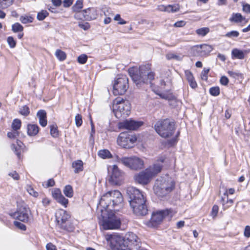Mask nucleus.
<instances>
[{"instance_id": "obj_1", "label": "nucleus", "mask_w": 250, "mask_h": 250, "mask_svg": "<svg viewBox=\"0 0 250 250\" xmlns=\"http://www.w3.org/2000/svg\"><path fill=\"white\" fill-rule=\"evenodd\" d=\"M126 193L129 197V202L133 212L137 215H145L147 209L146 199L144 194L134 187H128Z\"/></svg>"}, {"instance_id": "obj_2", "label": "nucleus", "mask_w": 250, "mask_h": 250, "mask_svg": "<svg viewBox=\"0 0 250 250\" xmlns=\"http://www.w3.org/2000/svg\"><path fill=\"white\" fill-rule=\"evenodd\" d=\"M123 201L121 192L117 190H114L103 195L100 200L99 206L107 212L118 211L119 209L116 208V207H121Z\"/></svg>"}, {"instance_id": "obj_3", "label": "nucleus", "mask_w": 250, "mask_h": 250, "mask_svg": "<svg viewBox=\"0 0 250 250\" xmlns=\"http://www.w3.org/2000/svg\"><path fill=\"white\" fill-rule=\"evenodd\" d=\"M128 73L134 83L138 87L143 83L150 82L154 78V73L150 71L149 65H143L139 68H130L128 69Z\"/></svg>"}, {"instance_id": "obj_4", "label": "nucleus", "mask_w": 250, "mask_h": 250, "mask_svg": "<svg viewBox=\"0 0 250 250\" xmlns=\"http://www.w3.org/2000/svg\"><path fill=\"white\" fill-rule=\"evenodd\" d=\"M175 183L171 178L161 177L156 180L153 187L154 192L159 197H164L170 193L173 189Z\"/></svg>"}, {"instance_id": "obj_5", "label": "nucleus", "mask_w": 250, "mask_h": 250, "mask_svg": "<svg viewBox=\"0 0 250 250\" xmlns=\"http://www.w3.org/2000/svg\"><path fill=\"white\" fill-rule=\"evenodd\" d=\"M118 250H139L141 242L137 236L132 232H128L124 238H119Z\"/></svg>"}, {"instance_id": "obj_6", "label": "nucleus", "mask_w": 250, "mask_h": 250, "mask_svg": "<svg viewBox=\"0 0 250 250\" xmlns=\"http://www.w3.org/2000/svg\"><path fill=\"white\" fill-rule=\"evenodd\" d=\"M131 104L128 101L117 98L113 102V111L116 118H124L130 113Z\"/></svg>"}, {"instance_id": "obj_7", "label": "nucleus", "mask_w": 250, "mask_h": 250, "mask_svg": "<svg viewBox=\"0 0 250 250\" xmlns=\"http://www.w3.org/2000/svg\"><path fill=\"white\" fill-rule=\"evenodd\" d=\"M154 128L157 133L164 138L171 137L175 129L174 122L168 119L158 121L155 125Z\"/></svg>"}, {"instance_id": "obj_8", "label": "nucleus", "mask_w": 250, "mask_h": 250, "mask_svg": "<svg viewBox=\"0 0 250 250\" xmlns=\"http://www.w3.org/2000/svg\"><path fill=\"white\" fill-rule=\"evenodd\" d=\"M128 88V79L125 75H122L114 82L113 93L115 95H123Z\"/></svg>"}, {"instance_id": "obj_9", "label": "nucleus", "mask_w": 250, "mask_h": 250, "mask_svg": "<svg viewBox=\"0 0 250 250\" xmlns=\"http://www.w3.org/2000/svg\"><path fill=\"white\" fill-rule=\"evenodd\" d=\"M137 140L135 135L127 132L121 133L117 139L118 144L122 147L129 148L132 147Z\"/></svg>"}, {"instance_id": "obj_10", "label": "nucleus", "mask_w": 250, "mask_h": 250, "mask_svg": "<svg viewBox=\"0 0 250 250\" xmlns=\"http://www.w3.org/2000/svg\"><path fill=\"white\" fill-rule=\"evenodd\" d=\"M120 161L126 167L134 170L142 169L144 166L143 160L137 157H124Z\"/></svg>"}, {"instance_id": "obj_11", "label": "nucleus", "mask_w": 250, "mask_h": 250, "mask_svg": "<svg viewBox=\"0 0 250 250\" xmlns=\"http://www.w3.org/2000/svg\"><path fill=\"white\" fill-rule=\"evenodd\" d=\"M69 218V214L63 209H60L56 213V219L58 226L63 230H71V229L68 226Z\"/></svg>"}, {"instance_id": "obj_12", "label": "nucleus", "mask_w": 250, "mask_h": 250, "mask_svg": "<svg viewBox=\"0 0 250 250\" xmlns=\"http://www.w3.org/2000/svg\"><path fill=\"white\" fill-rule=\"evenodd\" d=\"M108 218L104 219L103 216V227L104 229H113L118 228L121 224L120 219L113 213L111 212Z\"/></svg>"}, {"instance_id": "obj_13", "label": "nucleus", "mask_w": 250, "mask_h": 250, "mask_svg": "<svg viewBox=\"0 0 250 250\" xmlns=\"http://www.w3.org/2000/svg\"><path fill=\"white\" fill-rule=\"evenodd\" d=\"M171 212L170 210H160L152 214L150 220L147 222V225L149 227H155L159 225L167 215Z\"/></svg>"}, {"instance_id": "obj_14", "label": "nucleus", "mask_w": 250, "mask_h": 250, "mask_svg": "<svg viewBox=\"0 0 250 250\" xmlns=\"http://www.w3.org/2000/svg\"><path fill=\"white\" fill-rule=\"evenodd\" d=\"M143 124L141 121H136L133 120H126L118 124V127L121 129L134 130L138 129Z\"/></svg>"}, {"instance_id": "obj_15", "label": "nucleus", "mask_w": 250, "mask_h": 250, "mask_svg": "<svg viewBox=\"0 0 250 250\" xmlns=\"http://www.w3.org/2000/svg\"><path fill=\"white\" fill-rule=\"evenodd\" d=\"M30 210L29 208L21 207L14 214V217L19 220L27 223L30 220Z\"/></svg>"}, {"instance_id": "obj_16", "label": "nucleus", "mask_w": 250, "mask_h": 250, "mask_svg": "<svg viewBox=\"0 0 250 250\" xmlns=\"http://www.w3.org/2000/svg\"><path fill=\"white\" fill-rule=\"evenodd\" d=\"M152 177L146 168L134 176L135 182L143 185L149 183Z\"/></svg>"}, {"instance_id": "obj_17", "label": "nucleus", "mask_w": 250, "mask_h": 250, "mask_svg": "<svg viewBox=\"0 0 250 250\" xmlns=\"http://www.w3.org/2000/svg\"><path fill=\"white\" fill-rule=\"evenodd\" d=\"M123 180V173L117 166L114 165L111 167V173L109 181L114 185H119Z\"/></svg>"}, {"instance_id": "obj_18", "label": "nucleus", "mask_w": 250, "mask_h": 250, "mask_svg": "<svg viewBox=\"0 0 250 250\" xmlns=\"http://www.w3.org/2000/svg\"><path fill=\"white\" fill-rule=\"evenodd\" d=\"M83 15L86 21H91L97 18L98 14L97 11L95 8H88L83 10Z\"/></svg>"}, {"instance_id": "obj_19", "label": "nucleus", "mask_w": 250, "mask_h": 250, "mask_svg": "<svg viewBox=\"0 0 250 250\" xmlns=\"http://www.w3.org/2000/svg\"><path fill=\"white\" fill-rule=\"evenodd\" d=\"M250 52V49L241 50L237 48H234L231 51L232 57V58L242 60L244 59L245 54H247Z\"/></svg>"}, {"instance_id": "obj_20", "label": "nucleus", "mask_w": 250, "mask_h": 250, "mask_svg": "<svg viewBox=\"0 0 250 250\" xmlns=\"http://www.w3.org/2000/svg\"><path fill=\"white\" fill-rule=\"evenodd\" d=\"M163 165L160 163H155L152 166L149 167L146 169L151 174L152 177L155 176L162 170Z\"/></svg>"}, {"instance_id": "obj_21", "label": "nucleus", "mask_w": 250, "mask_h": 250, "mask_svg": "<svg viewBox=\"0 0 250 250\" xmlns=\"http://www.w3.org/2000/svg\"><path fill=\"white\" fill-rule=\"evenodd\" d=\"M23 143L20 140H17L16 144H12L11 148L19 158H20L21 149H22Z\"/></svg>"}, {"instance_id": "obj_22", "label": "nucleus", "mask_w": 250, "mask_h": 250, "mask_svg": "<svg viewBox=\"0 0 250 250\" xmlns=\"http://www.w3.org/2000/svg\"><path fill=\"white\" fill-rule=\"evenodd\" d=\"M37 116L39 119V123L42 127H45L47 124L46 119V113L44 110H39L37 114Z\"/></svg>"}, {"instance_id": "obj_23", "label": "nucleus", "mask_w": 250, "mask_h": 250, "mask_svg": "<svg viewBox=\"0 0 250 250\" xmlns=\"http://www.w3.org/2000/svg\"><path fill=\"white\" fill-rule=\"evenodd\" d=\"M185 74L190 87L192 88H195L197 86V84L192 73L189 70H187L185 71Z\"/></svg>"}, {"instance_id": "obj_24", "label": "nucleus", "mask_w": 250, "mask_h": 250, "mask_svg": "<svg viewBox=\"0 0 250 250\" xmlns=\"http://www.w3.org/2000/svg\"><path fill=\"white\" fill-rule=\"evenodd\" d=\"M83 163L81 160H77L73 162L72 167L74 168V172L78 173L83 169Z\"/></svg>"}, {"instance_id": "obj_25", "label": "nucleus", "mask_w": 250, "mask_h": 250, "mask_svg": "<svg viewBox=\"0 0 250 250\" xmlns=\"http://www.w3.org/2000/svg\"><path fill=\"white\" fill-rule=\"evenodd\" d=\"M39 129L37 125L29 124L27 125V133L29 136H35L38 133Z\"/></svg>"}, {"instance_id": "obj_26", "label": "nucleus", "mask_w": 250, "mask_h": 250, "mask_svg": "<svg viewBox=\"0 0 250 250\" xmlns=\"http://www.w3.org/2000/svg\"><path fill=\"white\" fill-rule=\"evenodd\" d=\"M244 20V18L240 13H233L229 19L231 22L235 23L241 22Z\"/></svg>"}, {"instance_id": "obj_27", "label": "nucleus", "mask_w": 250, "mask_h": 250, "mask_svg": "<svg viewBox=\"0 0 250 250\" xmlns=\"http://www.w3.org/2000/svg\"><path fill=\"white\" fill-rule=\"evenodd\" d=\"M200 46L203 56L208 55L213 50L212 46L208 44H203L200 45Z\"/></svg>"}, {"instance_id": "obj_28", "label": "nucleus", "mask_w": 250, "mask_h": 250, "mask_svg": "<svg viewBox=\"0 0 250 250\" xmlns=\"http://www.w3.org/2000/svg\"><path fill=\"white\" fill-rule=\"evenodd\" d=\"M98 155L102 159H108L112 157V154L107 149L100 150L98 152Z\"/></svg>"}, {"instance_id": "obj_29", "label": "nucleus", "mask_w": 250, "mask_h": 250, "mask_svg": "<svg viewBox=\"0 0 250 250\" xmlns=\"http://www.w3.org/2000/svg\"><path fill=\"white\" fill-rule=\"evenodd\" d=\"M64 194L68 198H71L73 196V189L71 186L68 185L65 186L63 190Z\"/></svg>"}, {"instance_id": "obj_30", "label": "nucleus", "mask_w": 250, "mask_h": 250, "mask_svg": "<svg viewBox=\"0 0 250 250\" xmlns=\"http://www.w3.org/2000/svg\"><path fill=\"white\" fill-rule=\"evenodd\" d=\"M191 53L194 56L203 57L200 45H196L191 49Z\"/></svg>"}, {"instance_id": "obj_31", "label": "nucleus", "mask_w": 250, "mask_h": 250, "mask_svg": "<svg viewBox=\"0 0 250 250\" xmlns=\"http://www.w3.org/2000/svg\"><path fill=\"white\" fill-rule=\"evenodd\" d=\"M14 0H0V9H6L10 6Z\"/></svg>"}, {"instance_id": "obj_32", "label": "nucleus", "mask_w": 250, "mask_h": 250, "mask_svg": "<svg viewBox=\"0 0 250 250\" xmlns=\"http://www.w3.org/2000/svg\"><path fill=\"white\" fill-rule=\"evenodd\" d=\"M55 56L61 61H64L66 58V53L60 49L56 51Z\"/></svg>"}, {"instance_id": "obj_33", "label": "nucleus", "mask_w": 250, "mask_h": 250, "mask_svg": "<svg viewBox=\"0 0 250 250\" xmlns=\"http://www.w3.org/2000/svg\"><path fill=\"white\" fill-rule=\"evenodd\" d=\"M83 7V0H77L75 4L72 7L74 12H79Z\"/></svg>"}, {"instance_id": "obj_34", "label": "nucleus", "mask_w": 250, "mask_h": 250, "mask_svg": "<svg viewBox=\"0 0 250 250\" xmlns=\"http://www.w3.org/2000/svg\"><path fill=\"white\" fill-rule=\"evenodd\" d=\"M228 191L226 190V192L224 193V196H226L227 197V201H225V198L222 197V201L223 202V205L225 206L226 204H229L228 205H227L225 208H228L229 206H231L232 204L233 203V201L232 199H228Z\"/></svg>"}, {"instance_id": "obj_35", "label": "nucleus", "mask_w": 250, "mask_h": 250, "mask_svg": "<svg viewBox=\"0 0 250 250\" xmlns=\"http://www.w3.org/2000/svg\"><path fill=\"white\" fill-rule=\"evenodd\" d=\"M209 28L208 27H203L198 29L196 31V33L199 36H205L209 32Z\"/></svg>"}, {"instance_id": "obj_36", "label": "nucleus", "mask_w": 250, "mask_h": 250, "mask_svg": "<svg viewBox=\"0 0 250 250\" xmlns=\"http://www.w3.org/2000/svg\"><path fill=\"white\" fill-rule=\"evenodd\" d=\"M21 123L20 120L14 119L12 124V128L14 130L17 131L21 128Z\"/></svg>"}, {"instance_id": "obj_37", "label": "nucleus", "mask_w": 250, "mask_h": 250, "mask_svg": "<svg viewBox=\"0 0 250 250\" xmlns=\"http://www.w3.org/2000/svg\"><path fill=\"white\" fill-rule=\"evenodd\" d=\"M23 30V26L18 22L14 23L12 26V30L15 33L22 32Z\"/></svg>"}, {"instance_id": "obj_38", "label": "nucleus", "mask_w": 250, "mask_h": 250, "mask_svg": "<svg viewBox=\"0 0 250 250\" xmlns=\"http://www.w3.org/2000/svg\"><path fill=\"white\" fill-rule=\"evenodd\" d=\"M49 13L46 10H42L38 13L37 18L39 21H42L47 17Z\"/></svg>"}, {"instance_id": "obj_39", "label": "nucleus", "mask_w": 250, "mask_h": 250, "mask_svg": "<svg viewBox=\"0 0 250 250\" xmlns=\"http://www.w3.org/2000/svg\"><path fill=\"white\" fill-rule=\"evenodd\" d=\"M20 21L23 24L31 23L33 21V18L31 16H21Z\"/></svg>"}, {"instance_id": "obj_40", "label": "nucleus", "mask_w": 250, "mask_h": 250, "mask_svg": "<svg viewBox=\"0 0 250 250\" xmlns=\"http://www.w3.org/2000/svg\"><path fill=\"white\" fill-rule=\"evenodd\" d=\"M166 58L168 60H175L180 61L182 59V58L179 56L177 55L174 53H168L166 55Z\"/></svg>"}, {"instance_id": "obj_41", "label": "nucleus", "mask_w": 250, "mask_h": 250, "mask_svg": "<svg viewBox=\"0 0 250 250\" xmlns=\"http://www.w3.org/2000/svg\"><path fill=\"white\" fill-rule=\"evenodd\" d=\"M56 201L65 208L68 203V199H66L62 195Z\"/></svg>"}, {"instance_id": "obj_42", "label": "nucleus", "mask_w": 250, "mask_h": 250, "mask_svg": "<svg viewBox=\"0 0 250 250\" xmlns=\"http://www.w3.org/2000/svg\"><path fill=\"white\" fill-rule=\"evenodd\" d=\"M210 94L214 96H217L220 94V89L218 87H212L209 89Z\"/></svg>"}, {"instance_id": "obj_43", "label": "nucleus", "mask_w": 250, "mask_h": 250, "mask_svg": "<svg viewBox=\"0 0 250 250\" xmlns=\"http://www.w3.org/2000/svg\"><path fill=\"white\" fill-rule=\"evenodd\" d=\"M53 197L56 200H57L62 195L61 190L56 188L52 192Z\"/></svg>"}, {"instance_id": "obj_44", "label": "nucleus", "mask_w": 250, "mask_h": 250, "mask_svg": "<svg viewBox=\"0 0 250 250\" xmlns=\"http://www.w3.org/2000/svg\"><path fill=\"white\" fill-rule=\"evenodd\" d=\"M87 60V56L85 54L80 55L77 59L78 62L80 64H84Z\"/></svg>"}, {"instance_id": "obj_45", "label": "nucleus", "mask_w": 250, "mask_h": 250, "mask_svg": "<svg viewBox=\"0 0 250 250\" xmlns=\"http://www.w3.org/2000/svg\"><path fill=\"white\" fill-rule=\"evenodd\" d=\"M50 134L53 137H57L58 136V131L56 125H51L50 126Z\"/></svg>"}, {"instance_id": "obj_46", "label": "nucleus", "mask_w": 250, "mask_h": 250, "mask_svg": "<svg viewBox=\"0 0 250 250\" xmlns=\"http://www.w3.org/2000/svg\"><path fill=\"white\" fill-rule=\"evenodd\" d=\"M209 71V68H204L201 74V78L203 80L207 81L208 80V74Z\"/></svg>"}, {"instance_id": "obj_47", "label": "nucleus", "mask_w": 250, "mask_h": 250, "mask_svg": "<svg viewBox=\"0 0 250 250\" xmlns=\"http://www.w3.org/2000/svg\"><path fill=\"white\" fill-rule=\"evenodd\" d=\"M239 35V33L237 31H231L228 32L225 35V37L228 38H232L233 37H237Z\"/></svg>"}, {"instance_id": "obj_48", "label": "nucleus", "mask_w": 250, "mask_h": 250, "mask_svg": "<svg viewBox=\"0 0 250 250\" xmlns=\"http://www.w3.org/2000/svg\"><path fill=\"white\" fill-rule=\"evenodd\" d=\"M20 112L22 115L27 116L30 113L29 109L28 106L24 105L20 109Z\"/></svg>"}, {"instance_id": "obj_49", "label": "nucleus", "mask_w": 250, "mask_h": 250, "mask_svg": "<svg viewBox=\"0 0 250 250\" xmlns=\"http://www.w3.org/2000/svg\"><path fill=\"white\" fill-rule=\"evenodd\" d=\"M8 45L11 48H14L16 45V42L12 37H8L7 39Z\"/></svg>"}, {"instance_id": "obj_50", "label": "nucleus", "mask_w": 250, "mask_h": 250, "mask_svg": "<svg viewBox=\"0 0 250 250\" xmlns=\"http://www.w3.org/2000/svg\"><path fill=\"white\" fill-rule=\"evenodd\" d=\"M75 121L76 126L77 127H80L83 123L82 116L80 114H77L75 116Z\"/></svg>"}, {"instance_id": "obj_51", "label": "nucleus", "mask_w": 250, "mask_h": 250, "mask_svg": "<svg viewBox=\"0 0 250 250\" xmlns=\"http://www.w3.org/2000/svg\"><path fill=\"white\" fill-rule=\"evenodd\" d=\"M14 224L17 228L22 230H25L26 229V226L20 222L15 221L14 222Z\"/></svg>"}, {"instance_id": "obj_52", "label": "nucleus", "mask_w": 250, "mask_h": 250, "mask_svg": "<svg viewBox=\"0 0 250 250\" xmlns=\"http://www.w3.org/2000/svg\"><path fill=\"white\" fill-rule=\"evenodd\" d=\"M27 192L32 196L37 197L38 196V193L35 191L32 187L29 186L27 188Z\"/></svg>"}, {"instance_id": "obj_53", "label": "nucleus", "mask_w": 250, "mask_h": 250, "mask_svg": "<svg viewBox=\"0 0 250 250\" xmlns=\"http://www.w3.org/2000/svg\"><path fill=\"white\" fill-rule=\"evenodd\" d=\"M19 135V132L17 131H15L13 130V131L9 132L7 133V136L11 139L16 138V137Z\"/></svg>"}, {"instance_id": "obj_54", "label": "nucleus", "mask_w": 250, "mask_h": 250, "mask_svg": "<svg viewBox=\"0 0 250 250\" xmlns=\"http://www.w3.org/2000/svg\"><path fill=\"white\" fill-rule=\"evenodd\" d=\"M228 73L229 76L233 78H237L242 76V74L241 73L232 71H229Z\"/></svg>"}, {"instance_id": "obj_55", "label": "nucleus", "mask_w": 250, "mask_h": 250, "mask_svg": "<svg viewBox=\"0 0 250 250\" xmlns=\"http://www.w3.org/2000/svg\"><path fill=\"white\" fill-rule=\"evenodd\" d=\"M115 21H119L118 23L120 24H125L126 23L125 21L124 20H123L119 14H117L114 18Z\"/></svg>"}, {"instance_id": "obj_56", "label": "nucleus", "mask_w": 250, "mask_h": 250, "mask_svg": "<svg viewBox=\"0 0 250 250\" xmlns=\"http://www.w3.org/2000/svg\"><path fill=\"white\" fill-rule=\"evenodd\" d=\"M177 142V139L176 138H173L171 139L168 140L167 141V146L170 147L175 145Z\"/></svg>"}, {"instance_id": "obj_57", "label": "nucleus", "mask_w": 250, "mask_h": 250, "mask_svg": "<svg viewBox=\"0 0 250 250\" xmlns=\"http://www.w3.org/2000/svg\"><path fill=\"white\" fill-rule=\"evenodd\" d=\"M79 26L81 28L83 29L84 30H87L90 28V25L89 23L88 22H85V23H80L79 24Z\"/></svg>"}, {"instance_id": "obj_58", "label": "nucleus", "mask_w": 250, "mask_h": 250, "mask_svg": "<svg viewBox=\"0 0 250 250\" xmlns=\"http://www.w3.org/2000/svg\"><path fill=\"white\" fill-rule=\"evenodd\" d=\"M76 13L74 15V18L76 20H82V18L83 17V11L79 12H75Z\"/></svg>"}, {"instance_id": "obj_59", "label": "nucleus", "mask_w": 250, "mask_h": 250, "mask_svg": "<svg viewBox=\"0 0 250 250\" xmlns=\"http://www.w3.org/2000/svg\"><path fill=\"white\" fill-rule=\"evenodd\" d=\"M8 175L12 177L14 180H18L19 179V175L15 171L10 172Z\"/></svg>"}, {"instance_id": "obj_60", "label": "nucleus", "mask_w": 250, "mask_h": 250, "mask_svg": "<svg viewBox=\"0 0 250 250\" xmlns=\"http://www.w3.org/2000/svg\"><path fill=\"white\" fill-rule=\"evenodd\" d=\"M244 234L247 238L250 237V227L249 226L245 227Z\"/></svg>"}, {"instance_id": "obj_61", "label": "nucleus", "mask_w": 250, "mask_h": 250, "mask_svg": "<svg viewBox=\"0 0 250 250\" xmlns=\"http://www.w3.org/2000/svg\"><path fill=\"white\" fill-rule=\"evenodd\" d=\"M220 83L224 85H227L229 83V79L226 76H222L220 80Z\"/></svg>"}, {"instance_id": "obj_62", "label": "nucleus", "mask_w": 250, "mask_h": 250, "mask_svg": "<svg viewBox=\"0 0 250 250\" xmlns=\"http://www.w3.org/2000/svg\"><path fill=\"white\" fill-rule=\"evenodd\" d=\"M218 207L216 205H214L213 206V208H212V211H211V215L213 216V217H215L218 213Z\"/></svg>"}, {"instance_id": "obj_63", "label": "nucleus", "mask_w": 250, "mask_h": 250, "mask_svg": "<svg viewBox=\"0 0 250 250\" xmlns=\"http://www.w3.org/2000/svg\"><path fill=\"white\" fill-rule=\"evenodd\" d=\"M186 25V22L184 21H180L176 22L174 24V26L176 27H182Z\"/></svg>"}, {"instance_id": "obj_64", "label": "nucleus", "mask_w": 250, "mask_h": 250, "mask_svg": "<svg viewBox=\"0 0 250 250\" xmlns=\"http://www.w3.org/2000/svg\"><path fill=\"white\" fill-rule=\"evenodd\" d=\"M73 0H64L63 1V5L64 7H69L73 3Z\"/></svg>"}]
</instances>
